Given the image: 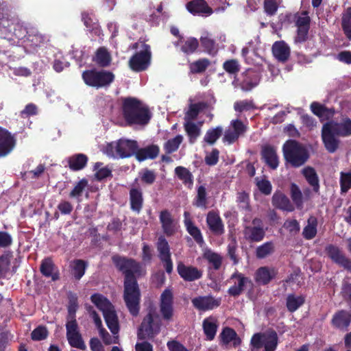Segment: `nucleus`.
Here are the masks:
<instances>
[{"label": "nucleus", "mask_w": 351, "mask_h": 351, "mask_svg": "<svg viewBox=\"0 0 351 351\" xmlns=\"http://www.w3.org/2000/svg\"><path fill=\"white\" fill-rule=\"evenodd\" d=\"M231 279L233 280L234 285L229 288L228 293L233 296L240 295L243 291L246 284L250 282L247 278L239 273L234 274Z\"/></svg>", "instance_id": "412c9836"}, {"label": "nucleus", "mask_w": 351, "mask_h": 351, "mask_svg": "<svg viewBox=\"0 0 351 351\" xmlns=\"http://www.w3.org/2000/svg\"><path fill=\"white\" fill-rule=\"evenodd\" d=\"M222 132V128L217 127L207 131L204 141L209 144H213L219 138Z\"/></svg>", "instance_id": "603ef678"}, {"label": "nucleus", "mask_w": 351, "mask_h": 351, "mask_svg": "<svg viewBox=\"0 0 351 351\" xmlns=\"http://www.w3.org/2000/svg\"><path fill=\"white\" fill-rule=\"evenodd\" d=\"M278 0H265L264 9L269 15L274 14L278 9Z\"/></svg>", "instance_id": "69168bd1"}, {"label": "nucleus", "mask_w": 351, "mask_h": 351, "mask_svg": "<svg viewBox=\"0 0 351 351\" xmlns=\"http://www.w3.org/2000/svg\"><path fill=\"white\" fill-rule=\"evenodd\" d=\"M102 152L108 157L121 158V150L119 141L107 143L103 147Z\"/></svg>", "instance_id": "f704fd0d"}, {"label": "nucleus", "mask_w": 351, "mask_h": 351, "mask_svg": "<svg viewBox=\"0 0 351 351\" xmlns=\"http://www.w3.org/2000/svg\"><path fill=\"white\" fill-rule=\"evenodd\" d=\"M341 187L343 192H346L351 188V171L347 173H341Z\"/></svg>", "instance_id": "0e129e2a"}, {"label": "nucleus", "mask_w": 351, "mask_h": 351, "mask_svg": "<svg viewBox=\"0 0 351 351\" xmlns=\"http://www.w3.org/2000/svg\"><path fill=\"white\" fill-rule=\"evenodd\" d=\"M95 60L101 66H107L111 60L110 55L106 49L104 47L99 48L96 53Z\"/></svg>", "instance_id": "c03bdc74"}, {"label": "nucleus", "mask_w": 351, "mask_h": 351, "mask_svg": "<svg viewBox=\"0 0 351 351\" xmlns=\"http://www.w3.org/2000/svg\"><path fill=\"white\" fill-rule=\"evenodd\" d=\"M66 326V337L69 344L73 348L83 350H86V346L78 331L75 320L72 319L69 321Z\"/></svg>", "instance_id": "f8f14e48"}, {"label": "nucleus", "mask_w": 351, "mask_h": 351, "mask_svg": "<svg viewBox=\"0 0 351 351\" xmlns=\"http://www.w3.org/2000/svg\"><path fill=\"white\" fill-rule=\"evenodd\" d=\"M123 114L126 121L130 124H145L150 118L147 108L134 98L124 100Z\"/></svg>", "instance_id": "7ed1b4c3"}, {"label": "nucleus", "mask_w": 351, "mask_h": 351, "mask_svg": "<svg viewBox=\"0 0 351 351\" xmlns=\"http://www.w3.org/2000/svg\"><path fill=\"white\" fill-rule=\"evenodd\" d=\"M176 174L185 185L191 186L193 184V177L190 171L183 167H178L175 169Z\"/></svg>", "instance_id": "79ce46f5"}, {"label": "nucleus", "mask_w": 351, "mask_h": 351, "mask_svg": "<svg viewBox=\"0 0 351 351\" xmlns=\"http://www.w3.org/2000/svg\"><path fill=\"white\" fill-rule=\"evenodd\" d=\"M351 135V120L346 119L340 123L328 122L322 128V140L330 152H334L338 146L337 136Z\"/></svg>", "instance_id": "f03ea898"}, {"label": "nucleus", "mask_w": 351, "mask_h": 351, "mask_svg": "<svg viewBox=\"0 0 351 351\" xmlns=\"http://www.w3.org/2000/svg\"><path fill=\"white\" fill-rule=\"evenodd\" d=\"M11 258L10 254H4L0 257V278L5 276L10 270Z\"/></svg>", "instance_id": "4d7b16f0"}, {"label": "nucleus", "mask_w": 351, "mask_h": 351, "mask_svg": "<svg viewBox=\"0 0 351 351\" xmlns=\"http://www.w3.org/2000/svg\"><path fill=\"white\" fill-rule=\"evenodd\" d=\"M274 244L271 242H267L256 249V256L259 258H263L271 254L274 251Z\"/></svg>", "instance_id": "3c124183"}, {"label": "nucleus", "mask_w": 351, "mask_h": 351, "mask_svg": "<svg viewBox=\"0 0 351 351\" xmlns=\"http://www.w3.org/2000/svg\"><path fill=\"white\" fill-rule=\"evenodd\" d=\"M130 204L132 210L138 213L143 204L142 193L140 190L136 189H132L130 190Z\"/></svg>", "instance_id": "2f4dec72"}, {"label": "nucleus", "mask_w": 351, "mask_h": 351, "mask_svg": "<svg viewBox=\"0 0 351 351\" xmlns=\"http://www.w3.org/2000/svg\"><path fill=\"white\" fill-rule=\"evenodd\" d=\"M246 125L240 120L234 119L230 122L228 129L225 132L223 141L232 144L246 131Z\"/></svg>", "instance_id": "ddd939ff"}, {"label": "nucleus", "mask_w": 351, "mask_h": 351, "mask_svg": "<svg viewBox=\"0 0 351 351\" xmlns=\"http://www.w3.org/2000/svg\"><path fill=\"white\" fill-rule=\"evenodd\" d=\"M182 140L183 136L182 135H178L175 138L169 140L165 145L166 151L169 153L176 151Z\"/></svg>", "instance_id": "864d4df0"}, {"label": "nucleus", "mask_w": 351, "mask_h": 351, "mask_svg": "<svg viewBox=\"0 0 351 351\" xmlns=\"http://www.w3.org/2000/svg\"><path fill=\"white\" fill-rule=\"evenodd\" d=\"M15 143L14 136L8 130L0 128V156H5L10 153Z\"/></svg>", "instance_id": "f3484780"}, {"label": "nucleus", "mask_w": 351, "mask_h": 351, "mask_svg": "<svg viewBox=\"0 0 351 351\" xmlns=\"http://www.w3.org/2000/svg\"><path fill=\"white\" fill-rule=\"evenodd\" d=\"M177 271L180 276L186 281H194L202 277V272L197 267L186 265L182 262L178 263Z\"/></svg>", "instance_id": "dca6fc26"}, {"label": "nucleus", "mask_w": 351, "mask_h": 351, "mask_svg": "<svg viewBox=\"0 0 351 351\" xmlns=\"http://www.w3.org/2000/svg\"><path fill=\"white\" fill-rule=\"evenodd\" d=\"M304 302L302 296H296L290 295L287 299V306L289 311L293 312L296 311Z\"/></svg>", "instance_id": "a18cd8bd"}, {"label": "nucleus", "mask_w": 351, "mask_h": 351, "mask_svg": "<svg viewBox=\"0 0 351 351\" xmlns=\"http://www.w3.org/2000/svg\"><path fill=\"white\" fill-rule=\"evenodd\" d=\"M121 158H128L136 154L138 149L137 143L134 141L119 139Z\"/></svg>", "instance_id": "b1692460"}, {"label": "nucleus", "mask_w": 351, "mask_h": 351, "mask_svg": "<svg viewBox=\"0 0 351 351\" xmlns=\"http://www.w3.org/2000/svg\"><path fill=\"white\" fill-rule=\"evenodd\" d=\"M113 262L125 275L123 298L130 313L139 311L141 293L136 278L145 274L143 267L135 261L124 257L114 256Z\"/></svg>", "instance_id": "f257e3e1"}, {"label": "nucleus", "mask_w": 351, "mask_h": 351, "mask_svg": "<svg viewBox=\"0 0 351 351\" xmlns=\"http://www.w3.org/2000/svg\"><path fill=\"white\" fill-rule=\"evenodd\" d=\"M157 249L159 253V257L164 263V267L168 274L171 273L173 270V263L171 259V253L168 242L162 237L158 239Z\"/></svg>", "instance_id": "4468645a"}, {"label": "nucleus", "mask_w": 351, "mask_h": 351, "mask_svg": "<svg viewBox=\"0 0 351 351\" xmlns=\"http://www.w3.org/2000/svg\"><path fill=\"white\" fill-rule=\"evenodd\" d=\"M282 152L286 162L293 167H301L309 157L306 147L294 140L286 141Z\"/></svg>", "instance_id": "20e7f679"}, {"label": "nucleus", "mask_w": 351, "mask_h": 351, "mask_svg": "<svg viewBox=\"0 0 351 351\" xmlns=\"http://www.w3.org/2000/svg\"><path fill=\"white\" fill-rule=\"evenodd\" d=\"M317 233V219L314 217H311L308 219L307 225L303 230V236L307 239H313Z\"/></svg>", "instance_id": "ea45409f"}, {"label": "nucleus", "mask_w": 351, "mask_h": 351, "mask_svg": "<svg viewBox=\"0 0 351 351\" xmlns=\"http://www.w3.org/2000/svg\"><path fill=\"white\" fill-rule=\"evenodd\" d=\"M291 193L292 199L294 202V203L298 206H300L302 203V193L299 188L294 184H291Z\"/></svg>", "instance_id": "338daca9"}, {"label": "nucleus", "mask_w": 351, "mask_h": 351, "mask_svg": "<svg viewBox=\"0 0 351 351\" xmlns=\"http://www.w3.org/2000/svg\"><path fill=\"white\" fill-rule=\"evenodd\" d=\"M195 205L198 207H206V189L203 186H200L197 189Z\"/></svg>", "instance_id": "680f3d73"}, {"label": "nucleus", "mask_w": 351, "mask_h": 351, "mask_svg": "<svg viewBox=\"0 0 351 351\" xmlns=\"http://www.w3.org/2000/svg\"><path fill=\"white\" fill-rule=\"evenodd\" d=\"M187 213H185L186 219L184 221L189 233L194 238V239L199 243H203V238L199 230L195 226L191 220L186 217Z\"/></svg>", "instance_id": "37998d69"}, {"label": "nucleus", "mask_w": 351, "mask_h": 351, "mask_svg": "<svg viewBox=\"0 0 351 351\" xmlns=\"http://www.w3.org/2000/svg\"><path fill=\"white\" fill-rule=\"evenodd\" d=\"M261 221L255 219L253 221L252 227H247L244 231V234L246 239L253 241H260L262 240L265 235V232L263 228L260 226Z\"/></svg>", "instance_id": "4be33fe9"}, {"label": "nucleus", "mask_w": 351, "mask_h": 351, "mask_svg": "<svg viewBox=\"0 0 351 351\" xmlns=\"http://www.w3.org/2000/svg\"><path fill=\"white\" fill-rule=\"evenodd\" d=\"M186 9L193 15L208 16L213 13L212 9L208 7L204 0H195L186 4Z\"/></svg>", "instance_id": "a211bd4d"}, {"label": "nucleus", "mask_w": 351, "mask_h": 351, "mask_svg": "<svg viewBox=\"0 0 351 351\" xmlns=\"http://www.w3.org/2000/svg\"><path fill=\"white\" fill-rule=\"evenodd\" d=\"M256 184L258 190L265 195H269L271 192V184L269 181L263 178H256Z\"/></svg>", "instance_id": "5fc2aeb1"}, {"label": "nucleus", "mask_w": 351, "mask_h": 351, "mask_svg": "<svg viewBox=\"0 0 351 351\" xmlns=\"http://www.w3.org/2000/svg\"><path fill=\"white\" fill-rule=\"evenodd\" d=\"M203 328L205 335L208 340H212L217 332V320L213 317H208L203 322Z\"/></svg>", "instance_id": "473e14b6"}, {"label": "nucleus", "mask_w": 351, "mask_h": 351, "mask_svg": "<svg viewBox=\"0 0 351 351\" xmlns=\"http://www.w3.org/2000/svg\"><path fill=\"white\" fill-rule=\"evenodd\" d=\"M160 326L159 317L149 312L143 320L138 336L140 339L152 338L160 332Z\"/></svg>", "instance_id": "6e6552de"}, {"label": "nucleus", "mask_w": 351, "mask_h": 351, "mask_svg": "<svg viewBox=\"0 0 351 351\" xmlns=\"http://www.w3.org/2000/svg\"><path fill=\"white\" fill-rule=\"evenodd\" d=\"M95 177L97 180H101L111 174V171L102 163L97 162L94 167Z\"/></svg>", "instance_id": "8fccbe9b"}, {"label": "nucleus", "mask_w": 351, "mask_h": 351, "mask_svg": "<svg viewBox=\"0 0 351 351\" xmlns=\"http://www.w3.org/2000/svg\"><path fill=\"white\" fill-rule=\"evenodd\" d=\"M160 313L165 319L169 320L173 316V294L169 289H165L160 296Z\"/></svg>", "instance_id": "2eb2a0df"}, {"label": "nucleus", "mask_w": 351, "mask_h": 351, "mask_svg": "<svg viewBox=\"0 0 351 351\" xmlns=\"http://www.w3.org/2000/svg\"><path fill=\"white\" fill-rule=\"evenodd\" d=\"M263 157L266 163L272 169L278 166V158L276 150L269 146H265L262 151Z\"/></svg>", "instance_id": "cd10ccee"}, {"label": "nucleus", "mask_w": 351, "mask_h": 351, "mask_svg": "<svg viewBox=\"0 0 351 351\" xmlns=\"http://www.w3.org/2000/svg\"><path fill=\"white\" fill-rule=\"evenodd\" d=\"M274 56L280 61L287 60L290 55V49L284 41H277L272 47Z\"/></svg>", "instance_id": "393cba45"}, {"label": "nucleus", "mask_w": 351, "mask_h": 351, "mask_svg": "<svg viewBox=\"0 0 351 351\" xmlns=\"http://www.w3.org/2000/svg\"><path fill=\"white\" fill-rule=\"evenodd\" d=\"M192 303L197 309L207 311L219 306L220 300H216L210 296H204L193 299Z\"/></svg>", "instance_id": "6ab92c4d"}, {"label": "nucleus", "mask_w": 351, "mask_h": 351, "mask_svg": "<svg viewBox=\"0 0 351 351\" xmlns=\"http://www.w3.org/2000/svg\"><path fill=\"white\" fill-rule=\"evenodd\" d=\"M311 109L313 114H316L321 119L324 118L325 116H328V114H330L331 113L322 105L314 102L311 105Z\"/></svg>", "instance_id": "052dcab7"}, {"label": "nucleus", "mask_w": 351, "mask_h": 351, "mask_svg": "<svg viewBox=\"0 0 351 351\" xmlns=\"http://www.w3.org/2000/svg\"><path fill=\"white\" fill-rule=\"evenodd\" d=\"M350 322V315L346 311H339L332 319V324L339 328H346Z\"/></svg>", "instance_id": "72a5a7b5"}, {"label": "nucleus", "mask_w": 351, "mask_h": 351, "mask_svg": "<svg viewBox=\"0 0 351 351\" xmlns=\"http://www.w3.org/2000/svg\"><path fill=\"white\" fill-rule=\"evenodd\" d=\"M296 18V25L298 28L300 27H307L309 28L310 18L307 14L306 12H303L300 14H298Z\"/></svg>", "instance_id": "e2e57ef3"}, {"label": "nucleus", "mask_w": 351, "mask_h": 351, "mask_svg": "<svg viewBox=\"0 0 351 351\" xmlns=\"http://www.w3.org/2000/svg\"><path fill=\"white\" fill-rule=\"evenodd\" d=\"M73 275L77 280H80L84 274L86 264L84 261L76 260L72 263Z\"/></svg>", "instance_id": "de8ad7c7"}, {"label": "nucleus", "mask_w": 351, "mask_h": 351, "mask_svg": "<svg viewBox=\"0 0 351 351\" xmlns=\"http://www.w3.org/2000/svg\"><path fill=\"white\" fill-rule=\"evenodd\" d=\"M160 221L164 232L167 235H171L177 229V223L171 217V214L164 210L160 213Z\"/></svg>", "instance_id": "5701e85b"}, {"label": "nucleus", "mask_w": 351, "mask_h": 351, "mask_svg": "<svg viewBox=\"0 0 351 351\" xmlns=\"http://www.w3.org/2000/svg\"><path fill=\"white\" fill-rule=\"evenodd\" d=\"M209 64L210 62L207 59H201L192 63L190 68L193 73H200L204 71Z\"/></svg>", "instance_id": "bf43d9fd"}, {"label": "nucleus", "mask_w": 351, "mask_h": 351, "mask_svg": "<svg viewBox=\"0 0 351 351\" xmlns=\"http://www.w3.org/2000/svg\"><path fill=\"white\" fill-rule=\"evenodd\" d=\"M221 338L222 342L225 344L232 343L234 346H237L240 343V340L237 337L235 331L229 328L223 329L221 334Z\"/></svg>", "instance_id": "58836bf2"}, {"label": "nucleus", "mask_w": 351, "mask_h": 351, "mask_svg": "<svg viewBox=\"0 0 351 351\" xmlns=\"http://www.w3.org/2000/svg\"><path fill=\"white\" fill-rule=\"evenodd\" d=\"M136 45L138 50L130 58L129 66L132 71L141 72L147 69L151 64L152 52L150 47L144 43Z\"/></svg>", "instance_id": "39448f33"}, {"label": "nucleus", "mask_w": 351, "mask_h": 351, "mask_svg": "<svg viewBox=\"0 0 351 351\" xmlns=\"http://www.w3.org/2000/svg\"><path fill=\"white\" fill-rule=\"evenodd\" d=\"M209 228L215 234H221L223 226L218 214L215 212H209L206 219Z\"/></svg>", "instance_id": "bb28decb"}, {"label": "nucleus", "mask_w": 351, "mask_h": 351, "mask_svg": "<svg viewBox=\"0 0 351 351\" xmlns=\"http://www.w3.org/2000/svg\"><path fill=\"white\" fill-rule=\"evenodd\" d=\"M251 345L253 348H264L265 351H274L278 345L277 334L274 331L256 333L252 337Z\"/></svg>", "instance_id": "9d476101"}, {"label": "nucleus", "mask_w": 351, "mask_h": 351, "mask_svg": "<svg viewBox=\"0 0 351 351\" xmlns=\"http://www.w3.org/2000/svg\"><path fill=\"white\" fill-rule=\"evenodd\" d=\"M87 160V157L84 154L74 155L69 160V167L73 170H80L85 167Z\"/></svg>", "instance_id": "c9c22d12"}, {"label": "nucleus", "mask_w": 351, "mask_h": 351, "mask_svg": "<svg viewBox=\"0 0 351 351\" xmlns=\"http://www.w3.org/2000/svg\"><path fill=\"white\" fill-rule=\"evenodd\" d=\"M86 84L95 88H101L110 85L114 80L112 73L104 70H88L82 74Z\"/></svg>", "instance_id": "423d86ee"}, {"label": "nucleus", "mask_w": 351, "mask_h": 351, "mask_svg": "<svg viewBox=\"0 0 351 351\" xmlns=\"http://www.w3.org/2000/svg\"><path fill=\"white\" fill-rule=\"evenodd\" d=\"M184 127L185 130L189 136L190 142L191 143H194L197 137L199 136L200 134L199 127L190 121L185 122Z\"/></svg>", "instance_id": "09e8293b"}, {"label": "nucleus", "mask_w": 351, "mask_h": 351, "mask_svg": "<svg viewBox=\"0 0 351 351\" xmlns=\"http://www.w3.org/2000/svg\"><path fill=\"white\" fill-rule=\"evenodd\" d=\"M302 174L308 182L317 191L319 188V180L315 169L310 167H306L302 169Z\"/></svg>", "instance_id": "4c0bfd02"}, {"label": "nucleus", "mask_w": 351, "mask_h": 351, "mask_svg": "<svg viewBox=\"0 0 351 351\" xmlns=\"http://www.w3.org/2000/svg\"><path fill=\"white\" fill-rule=\"evenodd\" d=\"M342 28L348 39H351V8H348L342 16Z\"/></svg>", "instance_id": "49530a36"}, {"label": "nucleus", "mask_w": 351, "mask_h": 351, "mask_svg": "<svg viewBox=\"0 0 351 351\" xmlns=\"http://www.w3.org/2000/svg\"><path fill=\"white\" fill-rule=\"evenodd\" d=\"M259 80V77L256 73L247 71L246 77L241 84V88L243 90H250L258 85Z\"/></svg>", "instance_id": "e433bc0d"}, {"label": "nucleus", "mask_w": 351, "mask_h": 351, "mask_svg": "<svg viewBox=\"0 0 351 351\" xmlns=\"http://www.w3.org/2000/svg\"><path fill=\"white\" fill-rule=\"evenodd\" d=\"M92 317L94 320V322L97 326V328L99 330V334L100 337L101 338L103 342L106 345H110V344H117L119 343V327L118 324V319H115V325L117 328V330L112 331V329L110 328H108L111 332L112 333L113 336H110V334L104 328H102V323L100 317L98 316V315L93 311L91 314Z\"/></svg>", "instance_id": "9b49d317"}, {"label": "nucleus", "mask_w": 351, "mask_h": 351, "mask_svg": "<svg viewBox=\"0 0 351 351\" xmlns=\"http://www.w3.org/2000/svg\"><path fill=\"white\" fill-rule=\"evenodd\" d=\"M198 41L195 38H189L184 42L182 46V51L186 53L194 52L198 47Z\"/></svg>", "instance_id": "13d9d810"}, {"label": "nucleus", "mask_w": 351, "mask_h": 351, "mask_svg": "<svg viewBox=\"0 0 351 351\" xmlns=\"http://www.w3.org/2000/svg\"><path fill=\"white\" fill-rule=\"evenodd\" d=\"M276 275L274 268L262 267L259 268L255 275L256 281L262 285L267 284Z\"/></svg>", "instance_id": "a878e982"}, {"label": "nucleus", "mask_w": 351, "mask_h": 351, "mask_svg": "<svg viewBox=\"0 0 351 351\" xmlns=\"http://www.w3.org/2000/svg\"><path fill=\"white\" fill-rule=\"evenodd\" d=\"M204 257L215 269H218L220 267L222 258L219 254L210 250H206L204 252Z\"/></svg>", "instance_id": "a19ab883"}, {"label": "nucleus", "mask_w": 351, "mask_h": 351, "mask_svg": "<svg viewBox=\"0 0 351 351\" xmlns=\"http://www.w3.org/2000/svg\"><path fill=\"white\" fill-rule=\"evenodd\" d=\"M326 251L329 257L335 263L347 269L351 267L350 261L343 254L338 247L329 245L327 247Z\"/></svg>", "instance_id": "aec40b11"}, {"label": "nucleus", "mask_w": 351, "mask_h": 351, "mask_svg": "<svg viewBox=\"0 0 351 351\" xmlns=\"http://www.w3.org/2000/svg\"><path fill=\"white\" fill-rule=\"evenodd\" d=\"M159 153V148L156 145H151L140 150L137 149L136 157L139 161L156 158Z\"/></svg>", "instance_id": "c85d7f7f"}, {"label": "nucleus", "mask_w": 351, "mask_h": 351, "mask_svg": "<svg viewBox=\"0 0 351 351\" xmlns=\"http://www.w3.org/2000/svg\"><path fill=\"white\" fill-rule=\"evenodd\" d=\"M48 335L46 328L43 326H38L34 329L32 332V338L35 341H40L47 337Z\"/></svg>", "instance_id": "774afa93"}, {"label": "nucleus", "mask_w": 351, "mask_h": 351, "mask_svg": "<svg viewBox=\"0 0 351 351\" xmlns=\"http://www.w3.org/2000/svg\"><path fill=\"white\" fill-rule=\"evenodd\" d=\"M40 271L43 275L51 278L53 280L58 278L57 270L51 259L47 258L43 261Z\"/></svg>", "instance_id": "7c9ffc66"}, {"label": "nucleus", "mask_w": 351, "mask_h": 351, "mask_svg": "<svg viewBox=\"0 0 351 351\" xmlns=\"http://www.w3.org/2000/svg\"><path fill=\"white\" fill-rule=\"evenodd\" d=\"M91 301L103 313L108 327L116 332L114 322L117 319V316L111 303L105 297L97 293L91 296Z\"/></svg>", "instance_id": "0eeeda50"}, {"label": "nucleus", "mask_w": 351, "mask_h": 351, "mask_svg": "<svg viewBox=\"0 0 351 351\" xmlns=\"http://www.w3.org/2000/svg\"><path fill=\"white\" fill-rule=\"evenodd\" d=\"M0 27L1 31L7 34L10 38L15 37L19 40L26 38L27 29L16 19L3 17L0 19Z\"/></svg>", "instance_id": "1a4fd4ad"}, {"label": "nucleus", "mask_w": 351, "mask_h": 351, "mask_svg": "<svg viewBox=\"0 0 351 351\" xmlns=\"http://www.w3.org/2000/svg\"><path fill=\"white\" fill-rule=\"evenodd\" d=\"M273 204L278 208L291 212L293 210V206L290 203L289 199L282 193H275L273 195Z\"/></svg>", "instance_id": "c756f323"}, {"label": "nucleus", "mask_w": 351, "mask_h": 351, "mask_svg": "<svg viewBox=\"0 0 351 351\" xmlns=\"http://www.w3.org/2000/svg\"><path fill=\"white\" fill-rule=\"evenodd\" d=\"M203 104H195L189 106V110L185 114V122L190 121L194 119L198 114L200 110L202 108Z\"/></svg>", "instance_id": "6e6d98bb"}]
</instances>
